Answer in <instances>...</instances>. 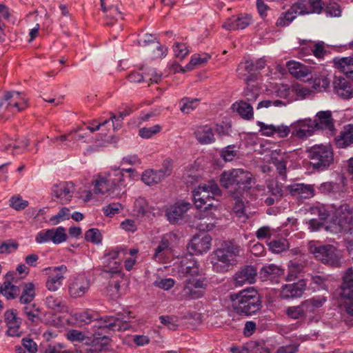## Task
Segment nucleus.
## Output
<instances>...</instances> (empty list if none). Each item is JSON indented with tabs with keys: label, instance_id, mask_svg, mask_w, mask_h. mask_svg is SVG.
I'll use <instances>...</instances> for the list:
<instances>
[{
	"label": "nucleus",
	"instance_id": "338daca9",
	"mask_svg": "<svg viewBox=\"0 0 353 353\" xmlns=\"http://www.w3.org/2000/svg\"><path fill=\"white\" fill-rule=\"evenodd\" d=\"M75 319L81 324H88L93 319V315L89 310L83 311L74 314Z\"/></svg>",
	"mask_w": 353,
	"mask_h": 353
},
{
	"label": "nucleus",
	"instance_id": "052dcab7",
	"mask_svg": "<svg viewBox=\"0 0 353 353\" xmlns=\"http://www.w3.org/2000/svg\"><path fill=\"white\" fill-rule=\"evenodd\" d=\"M173 50L175 56L181 60L183 59L189 53L185 44L182 43H176L173 46Z\"/></svg>",
	"mask_w": 353,
	"mask_h": 353
},
{
	"label": "nucleus",
	"instance_id": "72a5a7b5",
	"mask_svg": "<svg viewBox=\"0 0 353 353\" xmlns=\"http://www.w3.org/2000/svg\"><path fill=\"white\" fill-rule=\"evenodd\" d=\"M21 294L19 296V302L22 304H28L31 303L36 295L35 286L33 283H23L21 284Z\"/></svg>",
	"mask_w": 353,
	"mask_h": 353
},
{
	"label": "nucleus",
	"instance_id": "49530a36",
	"mask_svg": "<svg viewBox=\"0 0 353 353\" xmlns=\"http://www.w3.org/2000/svg\"><path fill=\"white\" fill-rule=\"evenodd\" d=\"M85 239L94 244H99L101 242L102 236L100 231L97 228H91L85 232Z\"/></svg>",
	"mask_w": 353,
	"mask_h": 353
},
{
	"label": "nucleus",
	"instance_id": "864d4df0",
	"mask_svg": "<svg viewBox=\"0 0 353 353\" xmlns=\"http://www.w3.org/2000/svg\"><path fill=\"white\" fill-rule=\"evenodd\" d=\"M300 48L299 49V57L305 59V57L312 54V43L307 42L305 40L300 41Z\"/></svg>",
	"mask_w": 353,
	"mask_h": 353
},
{
	"label": "nucleus",
	"instance_id": "c756f323",
	"mask_svg": "<svg viewBox=\"0 0 353 353\" xmlns=\"http://www.w3.org/2000/svg\"><path fill=\"white\" fill-rule=\"evenodd\" d=\"M271 161L276 167L279 175L283 181H285L287 179V158L284 154L281 155L276 150L271 153Z\"/></svg>",
	"mask_w": 353,
	"mask_h": 353
},
{
	"label": "nucleus",
	"instance_id": "3c124183",
	"mask_svg": "<svg viewBox=\"0 0 353 353\" xmlns=\"http://www.w3.org/2000/svg\"><path fill=\"white\" fill-rule=\"evenodd\" d=\"M210 59V56L207 54L203 56L200 54H194L192 57L189 64H188L186 67L188 70H192L193 69L192 66L202 65L206 63Z\"/></svg>",
	"mask_w": 353,
	"mask_h": 353
},
{
	"label": "nucleus",
	"instance_id": "c9c22d12",
	"mask_svg": "<svg viewBox=\"0 0 353 353\" xmlns=\"http://www.w3.org/2000/svg\"><path fill=\"white\" fill-rule=\"evenodd\" d=\"M170 251V243L166 236H163L155 248L153 258L158 262H162Z\"/></svg>",
	"mask_w": 353,
	"mask_h": 353
},
{
	"label": "nucleus",
	"instance_id": "2f4dec72",
	"mask_svg": "<svg viewBox=\"0 0 353 353\" xmlns=\"http://www.w3.org/2000/svg\"><path fill=\"white\" fill-rule=\"evenodd\" d=\"M287 67L289 72L296 79L305 78L311 72L308 67L295 61H288Z\"/></svg>",
	"mask_w": 353,
	"mask_h": 353
},
{
	"label": "nucleus",
	"instance_id": "4d7b16f0",
	"mask_svg": "<svg viewBox=\"0 0 353 353\" xmlns=\"http://www.w3.org/2000/svg\"><path fill=\"white\" fill-rule=\"evenodd\" d=\"M134 208L137 213L145 216L150 212V208L146 201L143 198H139L134 202Z\"/></svg>",
	"mask_w": 353,
	"mask_h": 353
},
{
	"label": "nucleus",
	"instance_id": "5701e85b",
	"mask_svg": "<svg viewBox=\"0 0 353 353\" xmlns=\"http://www.w3.org/2000/svg\"><path fill=\"white\" fill-rule=\"evenodd\" d=\"M333 88L334 92L343 99H350L353 97L352 84L344 77L335 76Z\"/></svg>",
	"mask_w": 353,
	"mask_h": 353
},
{
	"label": "nucleus",
	"instance_id": "8fccbe9b",
	"mask_svg": "<svg viewBox=\"0 0 353 353\" xmlns=\"http://www.w3.org/2000/svg\"><path fill=\"white\" fill-rule=\"evenodd\" d=\"M323 11L325 12L327 15L330 17H339L341 12L340 6L334 1H330L328 3L325 4Z\"/></svg>",
	"mask_w": 353,
	"mask_h": 353
},
{
	"label": "nucleus",
	"instance_id": "aec40b11",
	"mask_svg": "<svg viewBox=\"0 0 353 353\" xmlns=\"http://www.w3.org/2000/svg\"><path fill=\"white\" fill-rule=\"evenodd\" d=\"M306 283L303 279L296 283L286 284L281 288L280 297L282 299H290L301 297L305 290Z\"/></svg>",
	"mask_w": 353,
	"mask_h": 353
},
{
	"label": "nucleus",
	"instance_id": "5fc2aeb1",
	"mask_svg": "<svg viewBox=\"0 0 353 353\" xmlns=\"http://www.w3.org/2000/svg\"><path fill=\"white\" fill-rule=\"evenodd\" d=\"M268 188L272 195L281 198L283 195V185L278 181H272L268 185Z\"/></svg>",
	"mask_w": 353,
	"mask_h": 353
},
{
	"label": "nucleus",
	"instance_id": "423d86ee",
	"mask_svg": "<svg viewBox=\"0 0 353 353\" xmlns=\"http://www.w3.org/2000/svg\"><path fill=\"white\" fill-rule=\"evenodd\" d=\"M222 191L219 185L213 180L195 188L192 191L194 205L196 208H204L205 210H216L213 201L215 196H221Z\"/></svg>",
	"mask_w": 353,
	"mask_h": 353
},
{
	"label": "nucleus",
	"instance_id": "79ce46f5",
	"mask_svg": "<svg viewBox=\"0 0 353 353\" xmlns=\"http://www.w3.org/2000/svg\"><path fill=\"white\" fill-rule=\"evenodd\" d=\"M141 179L148 185L157 184L162 181L157 172L153 170L144 171Z\"/></svg>",
	"mask_w": 353,
	"mask_h": 353
},
{
	"label": "nucleus",
	"instance_id": "20e7f679",
	"mask_svg": "<svg viewBox=\"0 0 353 353\" xmlns=\"http://www.w3.org/2000/svg\"><path fill=\"white\" fill-rule=\"evenodd\" d=\"M234 311L239 314L250 316L261 309V301L256 290L252 288L230 295Z\"/></svg>",
	"mask_w": 353,
	"mask_h": 353
},
{
	"label": "nucleus",
	"instance_id": "e2e57ef3",
	"mask_svg": "<svg viewBox=\"0 0 353 353\" xmlns=\"http://www.w3.org/2000/svg\"><path fill=\"white\" fill-rule=\"evenodd\" d=\"M4 319L8 326L21 324L19 319L17 316V313L13 310L6 311L4 313Z\"/></svg>",
	"mask_w": 353,
	"mask_h": 353
},
{
	"label": "nucleus",
	"instance_id": "1a4fd4ad",
	"mask_svg": "<svg viewBox=\"0 0 353 353\" xmlns=\"http://www.w3.org/2000/svg\"><path fill=\"white\" fill-rule=\"evenodd\" d=\"M311 252L314 257L325 265L333 268L341 265V256L338 249L330 244L311 247Z\"/></svg>",
	"mask_w": 353,
	"mask_h": 353
},
{
	"label": "nucleus",
	"instance_id": "f3484780",
	"mask_svg": "<svg viewBox=\"0 0 353 353\" xmlns=\"http://www.w3.org/2000/svg\"><path fill=\"white\" fill-rule=\"evenodd\" d=\"M211 241L212 238L209 234L196 235L191 239L188 249L193 254H201L210 250Z\"/></svg>",
	"mask_w": 353,
	"mask_h": 353
},
{
	"label": "nucleus",
	"instance_id": "13d9d810",
	"mask_svg": "<svg viewBox=\"0 0 353 353\" xmlns=\"http://www.w3.org/2000/svg\"><path fill=\"white\" fill-rule=\"evenodd\" d=\"M66 338L71 342L81 343L85 339V336L83 332L72 329L67 332Z\"/></svg>",
	"mask_w": 353,
	"mask_h": 353
},
{
	"label": "nucleus",
	"instance_id": "ddd939ff",
	"mask_svg": "<svg viewBox=\"0 0 353 353\" xmlns=\"http://www.w3.org/2000/svg\"><path fill=\"white\" fill-rule=\"evenodd\" d=\"M205 286V279H185L183 296L190 299H199L203 296Z\"/></svg>",
	"mask_w": 353,
	"mask_h": 353
},
{
	"label": "nucleus",
	"instance_id": "9d476101",
	"mask_svg": "<svg viewBox=\"0 0 353 353\" xmlns=\"http://www.w3.org/2000/svg\"><path fill=\"white\" fill-rule=\"evenodd\" d=\"M336 217L337 225L334 232L350 233L353 241V216L350 206L347 203L341 205L336 211Z\"/></svg>",
	"mask_w": 353,
	"mask_h": 353
},
{
	"label": "nucleus",
	"instance_id": "680f3d73",
	"mask_svg": "<svg viewBox=\"0 0 353 353\" xmlns=\"http://www.w3.org/2000/svg\"><path fill=\"white\" fill-rule=\"evenodd\" d=\"M174 283L175 281L172 278L161 279L153 283L155 287L164 290H169L174 285Z\"/></svg>",
	"mask_w": 353,
	"mask_h": 353
},
{
	"label": "nucleus",
	"instance_id": "a19ab883",
	"mask_svg": "<svg viewBox=\"0 0 353 353\" xmlns=\"http://www.w3.org/2000/svg\"><path fill=\"white\" fill-rule=\"evenodd\" d=\"M51 230V241L54 244H60L65 242L67 239L65 229L59 226L57 228H52Z\"/></svg>",
	"mask_w": 353,
	"mask_h": 353
},
{
	"label": "nucleus",
	"instance_id": "774afa93",
	"mask_svg": "<svg viewBox=\"0 0 353 353\" xmlns=\"http://www.w3.org/2000/svg\"><path fill=\"white\" fill-rule=\"evenodd\" d=\"M35 241L39 244L51 241L50 229L43 230L39 232L35 236Z\"/></svg>",
	"mask_w": 353,
	"mask_h": 353
},
{
	"label": "nucleus",
	"instance_id": "4c0bfd02",
	"mask_svg": "<svg viewBox=\"0 0 353 353\" xmlns=\"http://www.w3.org/2000/svg\"><path fill=\"white\" fill-rule=\"evenodd\" d=\"M233 107L243 119L250 120L253 118V108L250 103L245 101H240L233 104Z\"/></svg>",
	"mask_w": 353,
	"mask_h": 353
},
{
	"label": "nucleus",
	"instance_id": "e433bc0d",
	"mask_svg": "<svg viewBox=\"0 0 353 353\" xmlns=\"http://www.w3.org/2000/svg\"><path fill=\"white\" fill-rule=\"evenodd\" d=\"M20 292V286H17L9 281L3 282L0 288V292L9 300L17 298L19 295Z\"/></svg>",
	"mask_w": 353,
	"mask_h": 353
},
{
	"label": "nucleus",
	"instance_id": "b1692460",
	"mask_svg": "<svg viewBox=\"0 0 353 353\" xmlns=\"http://www.w3.org/2000/svg\"><path fill=\"white\" fill-rule=\"evenodd\" d=\"M256 276V269L252 265H247L235 274V285L241 286L245 283H254Z\"/></svg>",
	"mask_w": 353,
	"mask_h": 353
},
{
	"label": "nucleus",
	"instance_id": "9b49d317",
	"mask_svg": "<svg viewBox=\"0 0 353 353\" xmlns=\"http://www.w3.org/2000/svg\"><path fill=\"white\" fill-rule=\"evenodd\" d=\"M3 107L8 111L15 112L22 111L28 108V101L16 91L7 92L0 101V112Z\"/></svg>",
	"mask_w": 353,
	"mask_h": 353
},
{
	"label": "nucleus",
	"instance_id": "de8ad7c7",
	"mask_svg": "<svg viewBox=\"0 0 353 353\" xmlns=\"http://www.w3.org/2000/svg\"><path fill=\"white\" fill-rule=\"evenodd\" d=\"M286 314L293 319H299L305 317L301 303L296 306L288 307L286 309Z\"/></svg>",
	"mask_w": 353,
	"mask_h": 353
},
{
	"label": "nucleus",
	"instance_id": "412c9836",
	"mask_svg": "<svg viewBox=\"0 0 353 353\" xmlns=\"http://www.w3.org/2000/svg\"><path fill=\"white\" fill-rule=\"evenodd\" d=\"M54 274L48 276L46 286L48 290L55 292L61 288L63 281L65 279L64 274L68 271V268L65 265L53 268Z\"/></svg>",
	"mask_w": 353,
	"mask_h": 353
},
{
	"label": "nucleus",
	"instance_id": "58836bf2",
	"mask_svg": "<svg viewBox=\"0 0 353 353\" xmlns=\"http://www.w3.org/2000/svg\"><path fill=\"white\" fill-rule=\"evenodd\" d=\"M46 304L49 309L57 312H65L67 310L65 304L60 297L48 296L46 299Z\"/></svg>",
	"mask_w": 353,
	"mask_h": 353
},
{
	"label": "nucleus",
	"instance_id": "c03bdc74",
	"mask_svg": "<svg viewBox=\"0 0 353 353\" xmlns=\"http://www.w3.org/2000/svg\"><path fill=\"white\" fill-rule=\"evenodd\" d=\"M16 141H13L8 137H4L0 139V150L3 151H8L10 148L16 149L21 147L26 148L28 145V141H25L21 145L17 144L15 143Z\"/></svg>",
	"mask_w": 353,
	"mask_h": 353
},
{
	"label": "nucleus",
	"instance_id": "4be33fe9",
	"mask_svg": "<svg viewBox=\"0 0 353 353\" xmlns=\"http://www.w3.org/2000/svg\"><path fill=\"white\" fill-rule=\"evenodd\" d=\"M252 22V17L249 14H240L228 19L222 25V27L228 30H236L244 29Z\"/></svg>",
	"mask_w": 353,
	"mask_h": 353
},
{
	"label": "nucleus",
	"instance_id": "a18cd8bd",
	"mask_svg": "<svg viewBox=\"0 0 353 353\" xmlns=\"http://www.w3.org/2000/svg\"><path fill=\"white\" fill-rule=\"evenodd\" d=\"M161 130L162 127L159 124L148 128H141L139 130V135L143 139H150L160 132Z\"/></svg>",
	"mask_w": 353,
	"mask_h": 353
},
{
	"label": "nucleus",
	"instance_id": "0e129e2a",
	"mask_svg": "<svg viewBox=\"0 0 353 353\" xmlns=\"http://www.w3.org/2000/svg\"><path fill=\"white\" fill-rule=\"evenodd\" d=\"M234 145H228L221 152V157L225 161H231L236 156V151L234 150Z\"/></svg>",
	"mask_w": 353,
	"mask_h": 353
},
{
	"label": "nucleus",
	"instance_id": "a211bd4d",
	"mask_svg": "<svg viewBox=\"0 0 353 353\" xmlns=\"http://www.w3.org/2000/svg\"><path fill=\"white\" fill-rule=\"evenodd\" d=\"M74 190V188L72 182H61L53 185L52 196L59 199L61 204H65L70 201Z\"/></svg>",
	"mask_w": 353,
	"mask_h": 353
},
{
	"label": "nucleus",
	"instance_id": "7c9ffc66",
	"mask_svg": "<svg viewBox=\"0 0 353 353\" xmlns=\"http://www.w3.org/2000/svg\"><path fill=\"white\" fill-rule=\"evenodd\" d=\"M253 72H254V65L251 60H245L243 62H241L238 65V76L239 78L243 79L247 83L249 81H254Z\"/></svg>",
	"mask_w": 353,
	"mask_h": 353
},
{
	"label": "nucleus",
	"instance_id": "6e6d98bb",
	"mask_svg": "<svg viewBox=\"0 0 353 353\" xmlns=\"http://www.w3.org/2000/svg\"><path fill=\"white\" fill-rule=\"evenodd\" d=\"M270 250L274 253H280L286 249V241L285 239L273 240L268 243Z\"/></svg>",
	"mask_w": 353,
	"mask_h": 353
},
{
	"label": "nucleus",
	"instance_id": "dca6fc26",
	"mask_svg": "<svg viewBox=\"0 0 353 353\" xmlns=\"http://www.w3.org/2000/svg\"><path fill=\"white\" fill-rule=\"evenodd\" d=\"M190 208L191 204L189 202H176L167 209L165 216L171 224H176L184 217L185 214Z\"/></svg>",
	"mask_w": 353,
	"mask_h": 353
},
{
	"label": "nucleus",
	"instance_id": "bb28decb",
	"mask_svg": "<svg viewBox=\"0 0 353 353\" xmlns=\"http://www.w3.org/2000/svg\"><path fill=\"white\" fill-rule=\"evenodd\" d=\"M334 141L339 148L353 146V124L345 125L340 134L336 136Z\"/></svg>",
	"mask_w": 353,
	"mask_h": 353
},
{
	"label": "nucleus",
	"instance_id": "6ab92c4d",
	"mask_svg": "<svg viewBox=\"0 0 353 353\" xmlns=\"http://www.w3.org/2000/svg\"><path fill=\"white\" fill-rule=\"evenodd\" d=\"M312 122L316 130H323L332 133L335 130L332 114L330 110L319 111L316 113Z\"/></svg>",
	"mask_w": 353,
	"mask_h": 353
},
{
	"label": "nucleus",
	"instance_id": "f704fd0d",
	"mask_svg": "<svg viewBox=\"0 0 353 353\" xmlns=\"http://www.w3.org/2000/svg\"><path fill=\"white\" fill-rule=\"evenodd\" d=\"M334 63L347 77H353V57L335 58Z\"/></svg>",
	"mask_w": 353,
	"mask_h": 353
},
{
	"label": "nucleus",
	"instance_id": "39448f33",
	"mask_svg": "<svg viewBox=\"0 0 353 353\" xmlns=\"http://www.w3.org/2000/svg\"><path fill=\"white\" fill-rule=\"evenodd\" d=\"M241 247L234 241H223L214 252L217 260L213 263V270L216 272H225L231 265L236 263V258L239 256Z\"/></svg>",
	"mask_w": 353,
	"mask_h": 353
},
{
	"label": "nucleus",
	"instance_id": "f257e3e1",
	"mask_svg": "<svg viewBox=\"0 0 353 353\" xmlns=\"http://www.w3.org/2000/svg\"><path fill=\"white\" fill-rule=\"evenodd\" d=\"M130 179L131 175H124L120 168L112 169L107 172L99 174L92 180L93 191L95 194L117 197L124 192Z\"/></svg>",
	"mask_w": 353,
	"mask_h": 353
},
{
	"label": "nucleus",
	"instance_id": "09e8293b",
	"mask_svg": "<svg viewBox=\"0 0 353 353\" xmlns=\"http://www.w3.org/2000/svg\"><path fill=\"white\" fill-rule=\"evenodd\" d=\"M243 94L248 102H254L259 95V91L256 86L248 85L244 90Z\"/></svg>",
	"mask_w": 353,
	"mask_h": 353
},
{
	"label": "nucleus",
	"instance_id": "4468645a",
	"mask_svg": "<svg viewBox=\"0 0 353 353\" xmlns=\"http://www.w3.org/2000/svg\"><path fill=\"white\" fill-rule=\"evenodd\" d=\"M90 287V280L83 274H79L68 285V294L73 299L83 296Z\"/></svg>",
	"mask_w": 353,
	"mask_h": 353
},
{
	"label": "nucleus",
	"instance_id": "2eb2a0df",
	"mask_svg": "<svg viewBox=\"0 0 353 353\" xmlns=\"http://www.w3.org/2000/svg\"><path fill=\"white\" fill-rule=\"evenodd\" d=\"M292 136L299 139H305L316 130L312 120L305 119L297 121L291 125Z\"/></svg>",
	"mask_w": 353,
	"mask_h": 353
},
{
	"label": "nucleus",
	"instance_id": "6e6552de",
	"mask_svg": "<svg viewBox=\"0 0 353 353\" xmlns=\"http://www.w3.org/2000/svg\"><path fill=\"white\" fill-rule=\"evenodd\" d=\"M130 312H128L126 315L117 314L116 316L105 315L97 319L96 327L99 330L104 331L105 333L109 332H123L130 329Z\"/></svg>",
	"mask_w": 353,
	"mask_h": 353
},
{
	"label": "nucleus",
	"instance_id": "603ef678",
	"mask_svg": "<svg viewBox=\"0 0 353 353\" xmlns=\"http://www.w3.org/2000/svg\"><path fill=\"white\" fill-rule=\"evenodd\" d=\"M121 210L122 205L120 203H112L104 206L102 210L106 216L112 217L119 214Z\"/></svg>",
	"mask_w": 353,
	"mask_h": 353
},
{
	"label": "nucleus",
	"instance_id": "7ed1b4c3",
	"mask_svg": "<svg viewBox=\"0 0 353 353\" xmlns=\"http://www.w3.org/2000/svg\"><path fill=\"white\" fill-rule=\"evenodd\" d=\"M251 172L243 169H231L224 170L220 175L221 185L225 189L232 188L230 194L234 193L235 196L243 194L245 190L251 188L254 181Z\"/></svg>",
	"mask_w": 353,
	"mask_h": 353
},
{
	"label": "nucleus",
	"instance_id": "69168bd1",
	"mask_svg": "<svg viewBox=\"0 0 353 353\" xmlns=\"http://www.w3.org/2000/svg\"><path fill=\"white\" fill-rule=\"evenodd\" d=\"M257 125L260 128V132L262 135L272 137L275 134L276 125H268L261 121H258Z\"/></svg>",
	"mask_w": 353,
	"mask_h": 353
},
{
	"label": "nucleus",
	"instance_id": "f03ea898",
	"mask_svg": "<svg viewBox=\"0 0 353 353\" xmlns=\"http://www.w3.org/2000/svg\"><path fill=\"white\" fill-rule=\"evenodd\" d=\"M325 3L323 0H293L291 7L281 14L276 21L277 26L289 25L296 15L320 14L323 12Z\"/></svg>",
	"mask_w": 353,
	"mask_h": 353
},
{
	"label": "nucleus",
	"instance_id": "c85d7f7f",
	"mask_svg": "<svg viewBox=\"0 0 353 353\" xmlns=\"http://www.w3.org/2000/svg\"><path fill=\"white\" fill-rule=\"evenodd\" d=\"M198 142L202 145H208L215 142L212 128L208 125H199L194 131Z\"/></svg>",
	"mask_w": 353,
	"mask_h": 353
},
{
	"label": "nucleus",
	"instance_id": "a878e982",
	"mask_svg": "<svg viewBox=\"0 0 353 353\" xmlns=\"http://www.w3.org/2000/svg\"><path fill=\"white\" fill-rule=\"evenodd\" d=\"M286 190L293 196L309 199L314 195V190L311 185L294 183L286 186Z\"/></svg>",
	"mask_w": 353,
	"mask_h": 353
},
{
	"label": "nucleus",
	"instance_id": "cd10ccee",
	"mask_svg": "<svg viewBox=\"0 0 353 353\" xmlns=\"http://www.w3.org/2000/svg\"><path fill=\"white\" fill-rule=\"evenodd\" d=\"M341 297L349 300H353V269L348 268L343 276V283L341 286Z\"/></svg>",
	"mask_w": 353,
	"mask_h": 353
},
{
	"label": "nucleus",
	"instance_id": "0eeeda50",
	"mask_svg": "<svg viewBox=\"0 0 353 353\" xmlns=\"http://www.w3.org/2000/svg\"><path fill=\"white\" fill-rule=\"evenodd\" d=\"M312 168L320 171L327 169L334 161V152L330 145H315L308 150Z\"/></svg>",
	"mask_w": 353,
	"mask_h": 353
},
{
	"label": "nucleus",
	"instance_id": "f8f14e48",
	"mask_svg": "<svg viewBox=\"0 0 353 353\" xmlns=\"http://www.w3.org/2000/svg\"><path fill=\"white\" fill-rule=\"evenodd\" d=\"M126 249L123 247H117L114 249L108 250L103 256V267L105 271L113 274H117L121 269V254H125Z\"/></svg>",
	"mask_w": 353,
	"mask_h": 353
},
{
	"label": "nucleus",
	"instance_id": "393cba45",
	"mask_svg": "<svg viewBox=\"0 0 353 353\" xmlns=\"http://www.w3.org/2000/svg\"><path fill=\"white\" fill-rule=\"evenodd\" d=\"M283 274V270L276 265L269 264L261 268L259 272L262 281L278 282V278Z\"/></svg>",
	"mask_w": 353,
	"mask_h": 353
},
{
	"label": "nucleus",
	"instance_id": "473e14b6",
	"mask_svg": "<svg viewBox=\"0 0 353 353\" xmlns=\"http://www.w3.org/2000/svg\"><path fill=\"white\" fill-rule=\"evenodd\" d=\"M181 272L186 276V279H205L200 274L199 264L195 261H190L183 265Z\"/></svg>",
	"mask_w": 353,
	"mask_h": 353
},
{
	"label": "nucleus",
	"instance_id": "bf43d9fd",
	"mask_svg": "<svg viewBox=\"0 0 353 353\" xmlns=\"http://www.w3.org/2000/svg\"><path fill=\"white\" fill-rule=\"evenodd\" d=\"M172 170V161L170 159H165L162 164V168L160 170H157V172L161 177V180H163L166 176H168L171 174Z\"/></svg>",
	"mask_w": 353,
	"mask_h": 353
},
{
	"label": "nucleus",
	"instance_id": "37998d69",
	"mask_svg": "<svg viewBox=\"0 0 353 353\" xmlns=\"http://www.w3.org/2000/svg\"><path fill=\"white\" fill-rule=\"evenodd\" d=\"M198 99L183 98L179 102V108L185 114H189L194 110L198 105Z\"/></svg>",
	"mask_w": 353,
	"mask_h": 353
},
{
	"label": "nucleus",
	"instance_id": "ea45409f",
	"mask_svg": "<svg viewBox=\"0 0 353 353\" xmlns=\"http://www.w3.org/2000/svg\"><path fill=\"white\" fill-rule=\"evenodd\" d=\"M208 212L205 210L202 217L200 218V222L197 224V228L203 231H209L213 229L215 225L214 217L208 216Z\"/></svg>",
	"mask_w": 353,
	"mask_h": 353
}]
</instances>
